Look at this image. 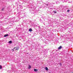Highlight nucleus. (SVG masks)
<instances>
[{
  "instance_id": "obj_1",
  "label": "nucleus",
  "mask_w": 73,
  "mask_h": 73,
  "mask_svg": "<svg viewBox=\"0 0 73 73\" xmlns=\"http://www.w3.org/2000/svg\"><path fill=\"white\" fill-rule=\"evenodd\" d=\"M19 48V47H14V49H15V50H19V48Z\"/></svg>"
},
{
  "instance_id": "obj_2",
  "label": "nucleus",
  "mask_w": 73,
  "mask_h": 73,
  "mask_svg": "<svg viewBox=\"0 0 73 73\" xmlns=\"http://www.w3.org/2000/svg\"><path fill=\"white\" fill-rule=\"evenodd\" d=\"M62 48V46H60L59 47H58V49L60 50V49H61Z\"/></svg>"
},
{
  "instance_id": "obj_3",
  "label": "nucleus",
  "mask_w": 73,
  "mask_h": 73,
  "mask_svg": "<svg viewBox=\"0 0 73 73\" xmlns=\"http://www.w3.org/2000/svg\"><path fill=\"white\" fill-rule=\"evenodd\" d=\"M34 72H37V71H38L37 69H34Z\"/></svg>"
},
{
  "instance_id": "obj_4",
  "label": "nucleus",
  "mask_w": 73,
  "mask_h": 73,
  "mask_svg": "<svg viewBox=\"0 0 73 73\" xmlns=\"http://www.w3.org/2000/svg\"><path fill=\"white\" fill-rule=\"evenodd\" d=\"M29 32H32V29H29Z\"/></svg>"
},
{
  "instance_id": "obj_5",
  "label": "nucleus",
  "mask_w": 73,
  "mask_h": 73,
  "mask_svg": "<svg viewBox=\"0 0 73 73\" xmlns=\"http://www.w3.org/2000/svg\"><path fill=\"white\" fill-rule=\"evenodd\" d=\"M45 69L47 71H48V68L46 67L45 68Z\"/></svg>"
},
{
  "instance_id": "obj_6",
  "label": "nucleus",
  "mask_w": 73,
  "mask_h": 73,
  "mask_svg": "<svg viewBox=\"0 0 73 73\" xmlns=\"http://www.w3.org/2000/svg\"><path fill=\"white\" fill-rule=\"evenodd\" d=\"M8 36V35L6 34L4 35V37H7V36Z\"/></svg>"
},
{
  "instance_id": "obj_7",
  "label": "nucleus",
  "mask_w": 73,
  "mask_h": 73,
  "mask_svg": "<svg viewBox=\"0 0 73 73\" xmlns=\"http://www.w3.org/2000/svg\"><path fill=\"white\" fill-rule=\"evenodd\" d=\"M0 69H2V66L0 65Z\"/></svg>"
},
{
  "instance_id": "obj_8",
  "label": "nucleus",
  "mask_w": 73,
  "mask_h": 73,
  "mask_svg": "<svg viewBox=\"0 0 73 73\" xmlns=\"http://www.w3.org/2000/svg\"><path fill=\"white\" fill-rule=\"evenodd\" d=\"M54 13H57V11H54Z\"/></svg>"
},
{
  "instance_id": "obj_9",
  "label": "nucleus",
  "mask_w": 73,
  "mask_h": 73,
  "mask_svg": "<svg viewBox=\"0 0 73 73\" xmlns=\"http://www.w3.org/2000/svg\"><path fill=\"white\" fill-rule=\"evenodd\" d=\"M12 41H9V43L10 44H11V43H12Z\"/></svg>"
},
{
  "instance_id": "obj_10",
  "label": "nucleus",
  "mask_w": 73,
  "mask_h": 73,
  "mask_svg": "<svg viewBox=\"0 0 73 73\" xmlns=\"http://www.w3.org/2000/svg\"><path fill=\"white\" fill-rule=\"evenodd\" d=\"M29 69H30L31 68V66H29Z\"/></svg>"
},
{
  "instance_id": "obj_11",
  "label": "nucleus",
  "mask_w": 73,
  "mask_h": 73,
  "mask_svg": "<svg viewBox=\"0 0 73 73\" xmlns=\"http://www.w3.org/2000/svg\"><path fill=\"white\" fill-rule=\"evenodd\" d=\"M4 8H2L1 9V11H4Z\"/></svg>"
},
{
  "instance_id": "obj_12",
  "label": "nucleus",
  "mask_w": 73,
  "mask_h": 73,
  "mask_svg": "<svg viewBox=\"0 0 73 73\" xmlns=\"http://www.w3.org/2000/svg\"><path fill=\"white\" fill-rule=\"evenodd\" d=\"M69 11H70V10H67V12H69Z\"/></svg>"
},
{
  "instance_id": "obj_13",
  "label": "nucleus",
  "mask_w": 73,
  "mask_h": 73,
  "mask_svg": "<svg viewBox=\"0 0 73 73\" xmlns=\"http://www.w3.org/2000/svg\"><path fill=\"white\" fill-rule=\"evenodd\" d=\"M60 66H61V65H62V64H61V63H60Z\"/></svg>"
},
{
  "instance_id": "obj_14",
  "label": "nucleus",
  "mask_w": 73,
  "mask_h": 73,
  "mask_svg": "<svg viewBox=\"0 0 73 73\" xmlns=\"http://www.w3.org/2000/svg\"><path fill=\"white\" fill-rule=\"evenodd\" d=\"M12 50H13V51H14V50L13 49H12Z\"/></svg>"
}]
</instances>
